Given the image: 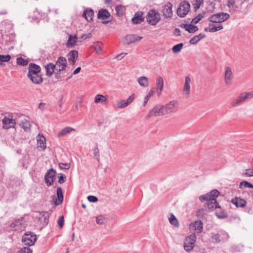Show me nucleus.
Masks as SVG:
<instances>
[{
    "label": "nucleus",
    "mask_w": 253,
    "mask_h": 253,
    "mask_svg": "<svg viewBox=\"0 0 253 253\" xmlns=\"http://www.w3.org/2000/svg\"><path fill=\"white\" fill-rule=\"evenodd\" d=\"M59 167L60 169H69L70 168V163H62L59 164Z\"/></svg>",
    "instance_id": "4d7b16f0"
},
{
    "label": "nucleus",
    "mask_w": 253,
    "mask_h": 253,
    "mask_svg": "<svg viewBox=\"0 0 253 253\" xmlns=\"http://www.w3.org/2000/svg\"><path fill=\"white\" fill-rule=\"evenodd\" d=\"M26 223L23 217L15 219L10 224V227L13 230H23L26 228Z\"/></svg>",
    "instance_id": "1a4fd4ad"
},
{
    "label": "nucleus",
    "mask_w": 253,
    "mask_h": 253,
    "mask_svg": "<svg viewBox=\"0 0 253 253\" xmlns=\"http://www.w3.org/2000/svg\"><path fill=\"white\" fill-rule=\"evenodd\" d=\"M92 36L91 34V33H88V34H83L82 36V39H83V40H86L88 38H89L90 37H91Z\"/></svg>",
    "instance_id": "0e129e2a"
},
{
    "label": "nucleus",
    "mask_w": 253,
    "mask_h": 253,
    "mask_svg": "<svg viewBox=\"0 0 253 253\" xmlns=\"http://www.w3.org/2000/svg\"><path fill=\"white\" fill-rule=\"evenodd\" d=\"M57 71L58 72L55 73V77L57 79H61L62 78V76L61 73H60V72H59L58 71Z\"/></svg>",
    "instance_id": "774afa93"
},
{
    "label": "nucleus",
    "mask_w": 253,
    "mask_h": 253,
    "mask_svg": "<svg viewBox=\"0 0 253 253\" xmlns=\"http://www.w3.org/2000/svg\"><path fill=\"white\" fill-rule=\"evenodd\" d=\"M81 68L80 67H78L74 71L72 75H76V74H78L81 71Z\"/></svg>",
    "instance_id": "338daca9"
},
{
    "label": "nucleus",
    "mask_w": 253,
    "mask_h": 253,
    "mask_svg": "<svg viewBox=\"0 0 253 253\" xmlns=\"http://www.w3.org/2000/svg\"><path fill=\"white\" fill-rule=\"evenodd\" d=\"M183 46V43H179L174 45L172 48V51L174 53H178L180 51Z\"/></svg>",
    "instance_id": "09e8293b"
},
{
    "label": "nucleus",
    "mask_w": 253,
    "mask_h": 253,
    "mask_svg": "<svg viewBox=\"0 0 253 253\" xmlns=\"http://www.w3.org/2000/svg\"><path fill=\"white\" fill-rule=\"evenodd\" d=\"M239 187L240 189L245 188H253V184L247 181H243L240 182Z\"/></svg>",
    "instance_id": "79ce46f5"
},
{
    "label": "nucleus",
    "mask_w": 253,
    "mask_h": 253,
    "mask_svg": "<svg viewBox=\"0 0 253 253\" xmlns=\"http://www.w3.org/2000/svg\"><path fill=\"white\" fill-rule=\"evenodd\" d=\"M11 59L10 55H1L0 54V65H2V62H8Z\"/></svg>",
    "instance_id": "de8ad7c7"
},
{
    "label": "nucleus",
    "mask_w": 253,
    "mask_h": 253,
    "mask_svg": "<svg viewBox=\"0 0 253 253\" xmlns=\"http://www.w3.org/2000/svg\"><path fill=\"white\" fill-rule=\"evenodd\" d=\"M3 124V128L8 129L9 128H14L15 124V120L14 119H10L6 117H4L2 120Z\"/></svg>",
    "instance_id": "aec40b11"
},
{
    "label": "nucleus",
    "mask_w": 253,
    "mask_h": 253,
    "mask_svg": "<svg viewBox=\"0 0 253 253\" xmlns=\"http://www.w3.org/2000/svg\"><path fill=\"white\" fill-rule=\"evenodd\" d=\"M94 11L90 8H86L83 13V16L88 22L92 21Z\"/></svg>",
    "instance_id": "cd10ccee"
},
{
    "label": "nucleus",
    "mask_w": 253,
    "mask_h": 253,
    "mask_svg": "<svg viewBox=\"0 0 253 253\" xmlns=\"http://www.w3.org/2000/svg\"><path fill=\"white\" fill-rule=\"evenodd\" d=\"M45 138L43 135L39 134L37 137V142L39 147H40L42 150H44L45 147Z\"/></svg>",
    "instance_id": "7c9ffc66"
},
{
    "label": "nucleus",
    "mask_w": 253,
    "mask_h": 253,
    "mask_svg": "<svg viewBox=\"0 0 253 253\" xmlns=\"http://www.w3.org/2000/svg\"><path fill=\"white\" fill-rule=\"evenodd\" d=\"M107 96L102 94H97L95 97L94 102L95 103H101L105 104L107 102Z\"/></svg>",
    "instance_id": "72a5a7b5"
},
{
    "label": "nucleus",
    "mask_w": 253,
    "mask_h": 253,
    "mask_svg": "<svg viewBox=\"0 0 253 253\" xmlns=\"http://www.w3.org/2000/svg\"><path fill=\"white\" fill-rule=\"evenodd\" d=\"M190 8V4L187 0L181 1L178 5L177 9V14L180 17H184L189 12Z\"/></svg>",
    "instance_id": "20e7f679"
},
{
    "label": "nucleus",
    "mask_w": 253,
    "mask_h": 253,
    "mask_svg": "<svg viewBox=\"0 0 253 253\" xmlns=\"http://www.w3.org/2000/svg\"><path fill=\"white\" fill-rule=\"evenodd\" d=\"M111 16L110 12L108 10L106 9H101L99 10L98 13L97 14V18L99 19H101L102 21L103 24H107L110 22V20H105L108 18H109Z\"/></svg>",
    "instance_id": "2eb2a0df"
},
{
    "label": "nucleus",
    "mask_w": 253,
    "mask_h": 253,
    "mask_svg": "<svg viewBox=\"0 0 253 253\" xmlns=\"http://www.w3.org/2000/svg\"><path fill=\"white\" fill-rule=\"evenodd\" d=\"M142 38V37L138 36L136 34H128L123 39V42L124 44L129 45L139 41Z\"/></svg>",
    "instance_id": "9b49d317"
},
{
    "label": "nucleus",
    "mask_w": 253,
    "mask_h": 253,
    "mask_svg": "<svg viewBox=\"0 0 253 253\" xmlns=\"http://www.w3.org/2000/svg\"><path fill=\"white\" fill-rule=\"evenodd\" d=\"M78 38L76 35H70L67 41V46L68 47H72L76 45Z\"/></svg>",
    "instance_id": "c756f323"
},
{
    "label": "nucleus",
    "mask_w": 253,
    "mask_h": 253,
    "mask_svg": "<svg viewBox=\"0 0 253 253\" xmlns=\"http://www.w3.org/2000/svg\"><path fill=\"white\" fill-rule=\"evenodd\" d=\"M20 126L23 128L25 131H29L30 130L31 125L28 121L25 120L20 124Z\"/></svg>",
    "instance_id": "ea45409f"
},
{
    "label": "nucleus",
    "mask_w": 253,
    "mask_h": 253,
    "mask_svg": "<svg viewBox=\"0 0 253 253\" xmlns=\"http://www.w3.org/2000/svg\"><path fill=\"white\" fill-rule=\"evenodd\" d=\"M89 202L91 203H95L98 201L97 197L92 195H89L87 197Z\"/></svg>",
    "instance_id": "bf43d9fd"
},
{
    "label": "nucleus",
    "mask_w": 253,
    "mask_h": 253,
    "mask_svg": "<svg viewBox=\"0 0 253 253\" xmlns=\"http://www.w3.org/2000/svg\"><path fill=\"white\" fill-rule=\"evenodd\" d=\"M226 5L229 8H234V6L235 5V0H228L227 1Z\"/></svg>",
    "instance_id": "052dcab7"
},
{
    "label": "nucleus",
    "mask_w": 253,
    "mask_h": 253,
    "mask_svg": "<svg viewBox=\"0 0 253 253\" xmlns=\"http://www.w3.org/2000/svg\"><path fill=\"white\" fill-rule=\"evenodd\" d=\"M37 240L36 236L31 232H26L23 236L22 242L25 245L31 246L35 244Z\"/></svg>",
    "instance_id": "6e6552de"
},
{
    "label": "nucleus",
    "mask_w": 253,
    "mask_h": 253,
    "mask_svg": "<svg viewBox=\"0 0 253 253\" xmlns=\"http://www.w3.org/2000/svg\"><path fill=\"white\" fill-rule=\"evenodd\" d=\"M29 60L22 57H18L16 59V63L18 65L21 66H26L28 64Z\"/></svg>",
    "instance_id": "c03bdc74"
},
{
    "label": "nucleus",
    "mask_w": 253,
    "mask_h": 253,
    "mask_svg": "<svg viewBox=\"0 0 253 253\" xmlns=\"http://www.w3.org/2000/svg\"><path fill=\"white\" fill-rule=\"evenodd\" d=\"M163 105H156L152 110H150L149 113L146 117V118H149L153 116H159L160 115H164L163 114Z\"/></svg>",
    "instance_id": "f8f14e48"
},
{
    "label": "nucleus",
    "mask_w": 253,
    "mask_h": 253,
    "mask_svg": "<svg viewBox=\"0 0 253 253\" xmlns=\"http://www.w3.org/2000/svg\"><path fill=\"white\" fill-rule=\"evenodd\" d=\"M203 2L204 0H193L192 1V3L195 11L200 7V6Z\"/></svg>",
    "instance_id": "a19ab883"
},
{
    "label": "nucleus",
    "mask_w": 253,
    "mask_h": 253,
    "mask_svg": "<svg viewBox=\"0 0 253 253\" xmlns=\"http://www.w3.org/2000/svg\"><path fill=\"white\" fill-rule=\"evenodd\" d=\"M56 194L57 198L55 199L54 203L56 206H58L62 204L63 200V194L61 187H57Z\"/></svg>",
    "instance_id": "a878e982"
},
{
    "label": "nucleus",
    "mask_w": 253,
    "mask_h": 253,
    "mask_svg": "<svg viewBox=\"0 0 253 253\" xmlns=\"http://www.w3.org/2000/svg\"><path fill=\"white\" fill-rule=\"evenodd\" d=\"M101 42H96L94 45V50H95L96 52L97 53H99L101 50H102V46H101Z\"/></svg>",
    "instance_id": "5fc2aeb1"
},
{
    "label": "nucleus",
    "mask_w": 253,
    "mask_h": 253,
    "mask_svg": "<svg viewBox=\"0 0 253 253\" xmlns=\"http://www.w3.org/2000/svg\"><path fill=\"white\" fill-rule=\"evenodd\" d=\"M200 41L198 36H195L190 40L189 42L191 44H196Z\"/></svg>",
    "instance_id": "13d9d810"
},
{
    "label": "nucleus",
    "mask_w": 253,
    "mask_h": 253,
    "mask_svg": "<svg viewBox=\"0 0 253 253\" xmlns=\"http://www.w3.org/2000/svg\"><path fill=\"white\" fill-rule=\"evenodd\" d=\"M138 82L139 84L143 87H146L148 85V78L146 77H139L138 79Z\"/></svg>",
    "instance_id": "58836bf2"
},
{
    "label": "nucleus",
    "mask_w": 253,
    "mask_h": 253,
    "mask_svg": "<svg viewBox=\"0 0 253 253\" xmlns=\"http://www.w3.org/2000/svg\"><path fill=\"white\" fill-rule=\"evenodd\" d=\"M215 23L211 22L209 23V27H210V30L209 32L211 33H213L219 30H220L223 28L222 25L220 24L218 26H216L214 24Z\"/></svg>",
    "instance_id": "e433bc0d"
},
{
    "label": "nucleus",
    "mask_w": 253,
    "mask_h": 253,
    "mask_svg": "<svg viewBox=\"0 0 253 253\" xmlns=\"http://www.w3.org/2000/svg\"><path fill=\"white\" fill-rule=\"evenodd\" d=\"M41 72V68L39 65L34 63H31L29 65L27 75H36V74H40Z\"/></svg>",
    "instance_id": "f3484780"
},
{
    "label": "nucleus",
    "mask_w": 253,
    "mask_h": 253,
    "mask_svg": "<svg viewBox=\"0 0 253 253\" xmlns=\"http://www.w3.org/2000/svg\"><path fill=\"white\" fill-rule=\"evenodd\" d=\"M156 85L157 86V90H160L159 92H158V94L160 95L164 88V80L162 77H159L157 79Z\"/></svg>",
    "instance_id": "f704fd0d"
},
{
    "label": "nucleus",
    "mask_w": 253,
    "mask_h": 253,
    "mask_svg": "<svg viewBox=\"0 0 253 253\" xmlns=\"http://www.w3.org/2000/svg\"><path fill=\"white\" fill-rule=\"evenodd\" d=\"M45 68L46 70V75L47 76H51L53 72L54 71L56 70V65L54 64H52L51 63H48L45 66Z\"/></svg>",
    "instance_id": "c85d7f7f"
},
{
    "label": "nucleus",
    "mask_w": 253,
    "mask_h": 253,
    "mask_svg": "<svg viewBox=\"0 0 253 253\" xmlns=\"http://www.w3.org/2000/svg\"><path fill=\"white\" fill-rule=\"evenodd\" d=\"M75 129L71 127L67 126L62 129L58 134L59 137L63 136L69 133L72 131H75Z\"/></svg>",
    "instance_id": "c9c22d12"
},
{
    "label": "nucleus",
    "mask_w": 253,
    "mask_h": 253,
    "mask_svg": "<svg viewBox=\"0 0 253 253\" xmlns=\"http://www.w3.org/2000/svg\"><path fill=\"white\" fill-rule=\"evenodd\" d=\"M155 92L154 89H151L149 92L147 93L146 96L144 98V101L143 102V106H145L147 104L149 98L153 95L154 93Z\"/></svg>",
    "instance_id": "49530a36"
},
{
    "label": "nucleus",
    "mask_w": 253,
    "mask_h": 253,
    "mask_svg": "<svg viewBox=\"0 0 253 253\" xmlns=\"http://www.w3.org/2000/svg\"><path fill=\"white\" fill-rule=\"evenodd\" d=\"M56 70L59 72L64 71L67 67V62L65 57L60 56L56 62Z\"/></svg>",
    "instance_id": "ddd939ff"
},
{
    "label": "nucleus",
    "mask_w": 253,
    "mask_h": 253,
    "mask_svg": "<svg viewBox=\"0 0 253 253\" xmlns=\"http://www.w3.org/2000/svg\"><path fill=\"white\" fill-rule=\"evenodd\" d=\"M146 22L150 25L156 26L161 20V15L156 9H151L145 16Z\"/></svg>",
    "instance_id": "f03ea898"
},
{
    "label": "nucleus",
    "mask_w": 253,
    "mask_h": 253,
    "mask_svg": "<svg viewBox=\"0 0 253 253\" xmlns=\"http://www.w3.org/2000/svg\"><path fill=\"white\" fill-rule=\"evenodd\" d=\"M190 228L194 230L197 233H201L203 229V223L201 220H197L190 224Z\"/></svg>",
    "instance_id": "6ab92c4d"
},
{
    "label": "nucleus",
    "mask_w": 253,
    "mask_h": 253,
    "mask_svg": "<svg viewBox=\"0 0 253 253\" xmlns=\"http://www.w3.org/2000/svg\"><path fill=\"white\" fill-rule=\"evenodd\" d=\"M246 172L244 173V175L246 176H253V169H247Z\"/></svg>",
    "instance_id": "e2e57ef3"
},
{
    "label": "nucleus",
    "mask_w": 253,
    "mask_h": 253,
    "mask_svg": "<svg viewBox=\"0 0 253 253\" xmlns=\"http://www.w3.org/2000/svg\"><path fill=\"white\" fill-rule=\"evenodd\" d=\"M68 61L72 65H74L78 58V51L76 50H72L67 55Z\"/></svg>",
    "instance_id": "4be33fe9"
},
{
    "label": "nucleus",
    "mask_w": 253,
    "mask_h": 253,
    "mask_svg": "<svg viewBox=\"0 0 253 253\" xmlns=\"http://www.w3.org/2000/svg\"><path fill=\"white\" fill-rule=\"evenodd\" d=\"M169 221L171 225L175 227H178L179 222L176 217L173 214L170 215V217L169 218Z\"/></svg>",
    "instance_id": "37998d69"
},
{
    "label": "nucleus",
    "mask_w": 253,
    "mask_h": 253,
    "mask_svg": "<svg viewBox=\"0 0 253 253\" xmlns=\"http://www.w3.org/2000/svg\"><path fill=\"white\" fill-rule=\"evenodd\" d=\"M27 77L30 79L31 81L34 84H40L43 82V78L41 74L27 75Z\"/></svg>",
    "instance_id": "5701e85b"
},
{
    "label": "nucleus",
    "mask_w": 253,
    "mask_h": 253,
    "mask_svg": "<svg viewBox=\"0 0 253 253\" xmlns=\"http://www.w3.org/2000/svg\"><path fill=\"white\" fill-rule=\"evenodd\" d=\"M163 114L164 115L175 113L178 108V103L177 101L173 100L170 101L165 105H163Z\"/></svg>",
    "instance_id": "423d86ee"
},
{
    "label": "nucleus",
    "mask_w": 253,
    "mask_h": 253,
    "mask_svg": "<svg viewBox=\"0 0 253 253\" xmlns=\"http://www.w3.org/2000/svg\"><path fill=\"white\" fill-rule=\"evenodd\" d=\"M144 12L141 11H138L135 12L133 17L131 18L132 23L138 24L144 21L145 17L143 16Z\"/></svg>",
    "instance_id": "dca6fc26"
},
{
    "label": "nucleus",
    "mask_w": 253,
    "mask_h": 253,
    "mask_svg": "<svg viewBox=\"0 0 253 253\" xmlns=\"http://www.w3.org/2000/svg\"><path fill=\"white\" fill-rule=\"evenodd\" d=\"M106 221V218L103 215H99L96 217V222L98 224H103L105 223Z\"/></svg>",
    "instance_id": "3c124183"
},
{
    "label": "nucleus",
    "mask_w": 253,
    "mask_h": 253,
    "mask_svg": "<svg viewBox=\"0 0 253 253\" xmlns=\"http://www.w3.org/2000/svg\"><path fill=\"white\" fill-rule=\"evenodd\" d=\"M191 83V79L190 77L187 76L185 78V83L183 88V92L186 94L187 95H189L190 94V84Z\"/></svg>",
    "instance_id": "2f4dec72"
},
{
    "label": "nucleus",
    "mask_w": 253,
    "mask_h": 253,
    "mask_svg": "<svg viewBox=\"0 0 253 253\" xmlns=\"http://www.w3.org/2000/svg\"><path fill=\"white\" fill-rule=\"evenodd\" d=\"M117 14L118 16H122L123 15L124 13V10H123V7L122 5H119L116 6L115 8Z\"/></svg>",
    "instance_id": "603ef678"
},
{
    "label": "nucleus",
    "mask_w": 253,
    "mask_h": 253,
    "mask_svg": "<svg viewBox=\"0 0 253 253\" xmlns=\"http://www.w3.org/2000/svg\"><path fill=\"white\" fill-rule=\"evenodd\" d=\"M232 79L233 73L231 68L229 67H226L224 75V81L225 84H230Z\"/></svg>",
    "instance_id": "393cba45"
},
{
    "label": "nucleus",
    "mask_w": 253,
    "mask_h": 253,
    "mask_svg": "<svg viewBox=\"0 0 253 253\" xmlns=\"http://www.w3.org/2000/svg\"><path fill=\"white\" fill-rule=\"evenodd\" d=\"M64 216H60L58 220V224L60 228H62L64 225Z\"/></svg>",
    "instance_id": "680f3d73"
},
{
    "label": "nucleus",
    "mask_w": 253,
    "mask_h": 253,
    "mask_svg": "<svg viewBox=\"0 0 253 253\" xmlns=\"http://www.w3.org/2000/svg\"><path fill=\"white\" fill-rule=\"evenodd\" d=\"M173 34L176 36H180V29H178V28H175Z\"/></svg>",
    "instance_id": "69168bd1"
},
{
    "label": "nucleus",
    "mask_w": 253,
    "mask_h": 253,
    "mask_svg": "<svg viewBox=\"0 0 253 253\" xmlns=\"http://www.w3.org/2000/svg\"><path fill=\"white\" fill-rule=\"evenodd\" d=\"M215 213L216 216L220 219H224L228 216L227 212L224 210L221 209L220 206V208H216Z\"/></svg>",
    "instance_id": "473e14b6"
},
{
    "label": "nucleus",
    "mask_w": 253,
    "mask_h": 253,
    "mask_svg": "<svg viewBox=\"0 0 253 253\" xmlns=\"http://www.w3.org/2000/svg\"><path fill=\"white\" fill-rule=\"evenodd\" d=\"M172 4L169 2L163 6L162 12L163 16L166 18H171L172 16Z\"/></svg>",
    "instance_id": "4468645a"
},
{
    "label": "nucleus",
    "mask_w": 253,
    "mask_h": 253,
    "mask_svg": "<svg viewBox=\"0 0 253 253\" xmlns=\"http://www.w3.org/2000/svg\"><path fill=\"white\" fill-rule=\"evenodd\" d=\"M56 172L53 168L48 169L44 176V180L48 186L53 185L55 178Z\"/></svg>",
    "instance_id": "9d476101"
},
{
    "label": "nucleus",
    "mask_w": 253,
    "mask_h": 253,
    "mask_svg": "<svg viewBox=\"0 0 253 253\" xmlns=\"http://www.w3.org/2000/svg\"><path fill=\"white\" fill-rule=\"evenodd\" d=\"M253 97V94L251 92L241 93L236 98L233 99L231 105L232 107H236L244 102L248 98H251Z\"/></svg>",
    "instance_id": "39448f33"
},
{
    "label": "nucleus",
    "mask_w": 253,
    "mask_h": 253,
    "mask_svg": "<svg viewBox=\"0 0 253 253\" xmlns=\"http://www.w3.org/2000/svg\"><path fill=\"white\" fill-rule=\"evenodd\" d=\"M40 215L43 218L44 225H47L49 221L50 213L47 211H41L40 212Z\"/></svg>",
    "instance_id": "4c0bfd02"
},
{
    "label": "nucleus",
    "mask_w": 253,
    "mask_h": 253,
    "mask_svg": "<svg viewBox=\"0 0 253 253\" xmlns=\"http://www.w3.org/2000/svg\"><path fill=\"white\" fill-rule=\"evenodd\" d=\"M230 17V15L227 13L218 12L211 15L209 18L208 21L215 23H220L223 22Z\"/></svg>",
    "instance_id": "7ed1b4c3"
},
{
    "label": "nucleus",
    "mask_w": 253,
    "mask_h": 253,
    "mask_svg": "<svg viewBox=\"0 0 253 253\" xmlns=\"http://www.w3.org/2000/svg\"><path fill=\"white\" fill-rule=\"evenodd\" d=\"M18 253H33V251L29 247H24L18 251Z\"/></svg>",
    "instance_id": "864d4df0"
},
{
    "label": "nucleus",
    "mask_w": 253,
    "mask_h": 253,
    "mask_svg": "<svg viewBox=\"0 0 253 253\" xmlns=\"http://www.w3.org/2000/svg\"><path fill=\"white\" fill-rule=\"evenodd\" d=\"M66 176L64 174L62 173H60L59 174L58 182L60 184H62V183H64L66 181Z\"/></svg>",
    "instance_id": "6e6d98bb"
},
{
    "label": "nucleus",
    "mask_w": 253,
    "mask_h": 253,
    "mask_svg": "<svg viewBox=\"0 0 253 253\" xmlns=\"http://www.w3.org/2000/svg\"><path fill=\"white\" fill-rule=\"evenodd\" d=\"M180 27L184 29L190 33H194L198 30V27L193 24H181Z\"/></svg>",
    "instance_id": "b1692460"
},
{
    "label": "nucleus",
    "mask_w": 253,
    "mask_h": 253,
    "mask_svg": "<svg viewBox=\"0 0 253 253\" xmlns=\"http://www.w3.org/2000/svg\"><path fill=\"white\" fill-rule=\"evenodd\" d=\"M205 14V12L199 13L196 17L192 19L191 23L194 24L198 23L204 17Z\"/></svg>",
    "instance_id": "a18cd8bd"
},
{
    "label": "nucleus",
    "mask_w": 253,
    "mask_h": 253,
    "mask_svg": "<svg viewBox=\"0 0 253 253\" xmlns=\"http://www.w3.org/2000/svg\"><path fill=\"white\" fill-rule=\"evenodd\" d=\"M134 94L131 95L127 100H122L117 103L116 106L118 108H124L130 104L134 99Z\"/></svg>",
    "instance_id": "412c9836"
},
{
    "label": "nucleus",
    "mask_w": 253,
    "mask_h": 253,
    "mask_svg": "<svg viewBox=\"0 0 253 253\" xmlns=\"http://www.w3.org/2000/svg\"><path fill=\"white\" fill-rule=\"evenodd\" d=\"M228 235L225 232L222 231L218 233H212L211 239L215 243H219L227 238Z\"/></svg>",
    "instance_id": "a211bd4d"
},
{
    "label": "nucleus",
    "mask_w": 253,
    "mask_h": 253,
    "mask_svg": "<svg viewBox=\"0 0 253 253\" xmlns=\"http://www.w3.org/2000/svg\"><path fill=\"white\" fill-rule=\"evenodd\" d=\"M220 192L216 189H213L206 194L201 195L199 197V200L201 202L206 201L207 203L205 207L207 211H211L216 208H220V205L217 202L216 199L219 195Z\"/></svg>",
    "instance_id": "f257e3e1"
},
{
    "label": "nucleus",
    "mask_w": 253,
    "mask_h": 253,
    "mask_svg": "<svg viewBox=\"0 0 253 253\" xmlns=\"http://www.w3.org/2000/svg\"><path fill=\"white\" fill-rule=\"evenodd\" d=\"M93 156L97 160L98 162L99 161L100 155L99 149L97 145H95L93 149Z\"/></svg>",
    "instance_id": "8fccbe9b"
},
{
    "label": "nucleus",
    "mask_w": 253,
    "mask_h": 253,
    "mask_svg": "<svg viewBox=\"0 0 253 253\" xmlns=\"http://www.w3.org/2000/svg\"><path fill=\"white\" fill-rule=\"evenodd\" d=\"M231 203L237 208H244L247 204V201L240 198L235 197L232 199Z\"/></svg>",
    "instance_id": "bb28decb"
},
{
    "label": "nucleus",
    "mask_w": 253,
    "mask_h": 253,
    "mask_svg": "<svg viewBox=\"0 0 253 253\" xmlns=\"http://www.w3.org/2000/svg\"><path fill=\"white\" fill-rule=\"evenodd\" d=\"M196 241V236L195 234H192L189 236H187L185 240L184 244V249L187 251H191L195 246Z\"/></svg>",
    "instance_id": "0eeeda50"
}]
</instances>
